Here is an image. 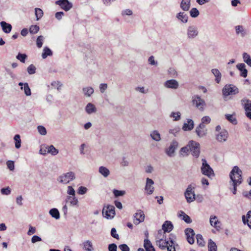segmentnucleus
Segmentation results:
<instances>
[{
	"mask_svg": "<svg viewBox=\"0 0 251 251\" xmlns=\"http://www.w3.org/2000/svg\"><path fill=\"white\" fill-rule=\"evenodd\" d=\"M178 147V142L176 140H173L170 144L169 148L165 150L166 153L170 157H173L175 155V150Z\"/></svg>",
	"mask_w": 251,
	"mask_h": 251,
	"instance_id": "9",
	"label": "nucleus"
},
{
	"mask_svg": "<svg viewBox=\"0 0 251 251\" xmlns=\"http://www.w3.org/2000/svg\"><path fill=\"white\" fill-rule=\"evenodd\" d=\"M207 130L206 126L203 124H200L199 126L196 127V132L199 137H203L207 134Z\"/></svg>",
	"mask_w": 251,
	"mask_h": 251,
	"instance_id": "13",
	"label": "nucleus"
},
{
	"mask_svg": "<svg viewBox=\"0 0 251 251\" xmlns=\"http://www.w3.org/2000/svg\"><path fill=\"white\" fill-rule=\"evenodd\" d=\"M176 18L184 23H186L188 21V16L184 12L178 13L176 15Z\"/></svg>",
	"mask_w": 251,
	"mask_h": 251,
	"instance_id": "32",
	"label": "nucleus"
},
{
	"mask_svg": "<svg viewBox=\"0 0 251 251\" xmlns=\"http://www.w3.org/2000/svg\"><path fill=\"white\" fill-rule=\"evenodd\" d=\"M173 228V225L170 221H166L162 226V229L166 232H170Z\"/></svg>",
	"mask_w": 251,
	"mask_h": 251,
	"instance_id": "21",
	"label": "nucleus"
},
{
	"mask_svg": "<svg viewBox=\"0 0 251 251\" xmlns=\"http://www.w3.org/2000/svg\"><path fill=\"white\" fill-rule=\"evenodd\" d=\"M14 140L15 142V148L17 149H19L21 147V140L20 138V135H19V134L15 135L14 137Z\"/></svg>",
	"mask_w": 251,
	"mask_h": 251,
	"instance_id": "41",
	"label": "nucleus"
},
{
	"mask_svg": "<svg viewBox=\"0 0 251 251\" xmlns=\"http://www.w3.org/2000/svg\"><path fill=\"white\" fill-rule=\"evenodd\" d=\"M44 37L42 35L38 36V37L37 38L36 44H37V46L39 48H40L42 47V46L43 45V41L44 40Z\"/></svg>",
	"mask_w": 251,
	"mask_h": 251,
	"instance_id": "52",
	"label": "nucleus"
},
{
	"mask_svg": "<svg viewBox=\"0 0 251 251\" xmlns=\"http://www.w3.org/2000/svg\"><path fill=\"white\" fill-rule=\"evenodd\" d=\"M194 127V122L193 120L191 119H188L187 122L184 123L182 127V129L184 131L191 130Z\"/></svg>",
	"mask_w": 251,
	"mask_h": 251,
	"instance_id": "26",
	"label": "nucleus"
},
{
	"mask_svg": "<svg viewBox=\"0 0 251 251\" xmlns=\"http://www.w3.org/2000/svg\"><path fill=\"white\" fill-rule=\"evenodd\" d=\"M117 245L114 243L109 244L108 246L109 251H117Z\"/></svg>",
	"mask_w": 251,
	"mask_h": 251,
	"instance_id": "64",
	"label": "nucleus"
},
{
	"mask_svg": "<svg viewBox=\"0 0 251 251\" xmlns=\"http://www.w3.org/2000/svg\"><path fill=\"white\" fill-rule=\"evenodd\" d=\"M228 132L225 130H222L218 135L216 136L217 140L220 142H225L228 137Z\"/></svg>",
	"mask_w": 251,
	"mask_h": 251,
	"instance_id": "18",
	"label": "nucleus"
},
{
	"mask_svg": "<svg viewBox=\"0 0 251 251\" xmlns=\"http://www.w3.org/2000/svg\"><path fill=\"white\" fill-rule=\"evenodd\" d=\"M26 57L27 55L25 54H22L21 53H19L16 56V58L19 60L22 63H25Z\"/></svg>",
	"mask_w": 251,
	"mask_h": 251,
	"instance_id": "51",
	"label": "nucleus"
},
{
	"mask_svg": "<svg viewBox=\"0 0 251 251\" xmlns=\"http://www.w3.org/2000/svg\"><path fill=\"white\" fill-rule=\"evenodd\" d=\"M145 219V215L143 211L138 210L134 215V224L136 225L143 222Z\"/></svg>",
	"mask_w": 251,
	"mask_h": 251,
	"instance_id": "10",
	"label": "nucleus"
},
{
	"mask_svg": "<svg viewBox=\"0 0 251 251\" xmlns=\"http://www.w3.org/2000/svg\"><path fill=\"white\" fill-rule=\"evenodd\" d=\"M154 184L153 181L149 178L146 179V184L145 186V190L148 195H151L154 191V187L153 185Z\"/></svg>",
	"mask_w": 251,
	"mask_h": 251,
	"instance_id": "15",
	"label": "nucleus"
},
{
	"mask_svg": "<svg viewBox=\"0 0 251 251\" xmlns=\"http://www.w3.org/2000/svg\"><path fill=\"white\" fill-rule=\"evenodd\" d=\"M238 93V88L231 85H226L223 89V95L225 96H227L230 95H234Z\"/></svg>",
	"mask_w": 251,
	"mask_h": 251,
	"instance_id": "8",
	"label": "nucleus"
},
{
	"mask_svg": "<svg viewBox=\"0 0 251 251\" xmlns=\"http://www.w3.org/2000/svg\"><path fill=\"white\" fill-rule=\"evenodd\" d=\"M211 121V119L209 116H204L201 119V124H208L210 123Z\"/></svg>",
	"mask_w": 251,
	"mask_h": 251,
	"instance_id": "59",
	"label": "nucleus"
},
{
	"mask_svg": "<svg viewBox=\"0 0 251 251\" xmlns=\"http://www.w3.org/2000/svg\"><path fill=\"white\" fill-rule=\"evenodd\" d=\"M144 247L146 251H155L151 243L148 239H145L144 240Z\"/></svg>",
	"mask_w": 251,
	"mask_h": 251,
	"instance_id": "22",
	"label": "nucleus"
},
{
	"mask_svg": "<svg viewBox=\"0 0 251 251\" xmlns=\"http://www.w3.org/2000/svg\"><path fill=\"white\" fill-rule=\"evenodd\" d=\"M181 113L179 112H172L171 114L170 117L174 118V121H178L180 119Z\"/></svg>",
	"mask_w": 251,
	"mask_h": 251,
	"instance_id": "53",
	"label": "nucleus"
},
{
	"mask_svg": "<svg viewBox=\"0 0 251 251\" xmlns=\"http://www.w3.org/2000/svg\"><path fill=\"white\" fill-rule=\"evenodd\" d=\"M212 74L215 76V81L217 83H219L221 80V74L220 71L217 69H213L211 70Z\"/></svg>",
	"mask_w": 251,
	"mask_h": 251,
	"instance_id": "34",
	"label": "nucleus"
},
{
	"mask_svg": "<svg viewBox=\"0 0 251 251\" xmlns=\"http://www.w3.org/2000/svg\"><path fill=\"white\" fill-rule=\"evenodd\" d=\"M196 237L198 244L201 247L204 246L205 242L203 240L202 235L201 234H197Z\"/></svg>",
	"mask_w": 251,
	"mask_h": 251,
	"instance_id": "47",
	"label": "nucleus"
},
{
	"mask_svg": "<svg viewBox=\"0 0 251 251\" xmlns=\"http://www.w3.org/2000/svg\"><path fill=\"white\" fill-rule=\"evenodd\" d=\"M236 32L237 34H241L242 36H244L246 34V31L244 30L242 25H237L235 27Z\"/></svg>",
	"mask_w": 251,
	"mask_h": 251,
	"instance_id": "40",
	"label": "nucleus"
},
{
	"mask_svg": "<svg viewBox=\"0 0 251 251\" xmlns=\"http://www.w3.org/2000/svg\"><path fill=\"white\" fill-rule=\"evenodd\" d=\"M190 16L192 17L196 18L199 15V10L196 8H193L190 11Z\"/></svg>",
	"mask_w": 251,
	"mask_h": 251,
	"instance_id": "50",
	"label": "nucleus"
},
{
	"mask_svg": "<svg viewBox=\"0 0 251 251\" xmlns=\"http://www.w3.org/2000/svg\"><path fill=\"white\" fill-rule=\"evenodd\" d=\"M202 166L201 168L202 174L208 177L212 178L215 176L213 169L205 159H202Z\"/></svg>",
	"mask_w": 251,
	"mask_h": 251,
	"instance_id": "2",
	"label": "nucleus"
},
{
	"mask_svg": "<svg viewBox=\"0 0 251 251\" xmlns=\"http://www.w3.org/2000/svg\"><path fill=\"white\" fill-rule=\"evenodd\" d=\"M194 187H192V185H188L186 192H185V197L187 201L189 203L193 201L196 199V196L194 191L193 190Z\"/></svg>",
	"mask_w": 251,
	"mask_h": 251,
	"instance_id": "6",
	"label": "nucleus"
},
{
	"mask_svg": "<svg viewBox=\"0 0 251 251\" xmlns=\"http://www.w3.org/2000/svg\"><path fill=\"white\" fill-rule=\"evenodd\" d=\"M75 178V173L73 172H68L60 176L58 180L63 184H67Z\"/></svg>",
	"mask_w": 251,
	"mask_h": 251,
	"instance_id": "5",
	"label": "nucleus"
},
{
	"mask_svg": "<svg viewBox=\"0 0 251 251\" xmlns=\"http://www.w3.org/2000/svg\"><path fill=\"white\" fill-rule=\"evenodd\" d=\"M85 111L88 114H91L96 112L97 108L93 103H88L85 107Z\"/></svg>",
	"mask_w": 251,
	"mask_h": 251,
	"instance_id": "23",
	"label": "nucleus"
},
{
	"mask_svg": "<svg viewBox=\"0 0 251 251\" xmlns=\"http://www.w3.org/2000/svg\"><path fill=\"white\" fill-rule=\"evenodd\" d=\"M47 152L50 153L52 155H56L58 153V151L53 145H50L46 147Z\"/></svg>",
	"mask_w": 251,
	"mask_h": 251,
	"instance_id": "36",
	"label": "nucleus"
},
{
	"mask_svg": "<svg viewBox=\"0 0 251 251\" xmlns=\"http://www.w3.org/2000/svg\"><path fill=\"white\" fill-rule=\"evenodd\" d=\"M199 31L195 25L189 26L187 29V35L188 38L194 39L198 35Z\"/></svg>",
	"mask_w": 251,
	"mask_h": 251,
	"instance_id": "12",
	"label": "nucleus"
},
{
	"mask_svg": "<svg viewBox=\"0 0 251 251\" xmlns=\"http://www.w3.org/2000/svg\"><path fill=\"white\" fill-rule=\"evenodd\" d=\"M52 55L51 50L48 47H45L44 49L43 52L42 53V56L43 58H46L48 55L50 56Z\"/></svg>",
	"mask_w": 251,
	"mask_h": 251,
	"instance_id": "42",
	"label": "nucleus"
},
{
	"mask_svg": "<svg viewBox=\"0 0 251 251\" xmlns=\"http://www.w3.org/2000/svg\"><path fill=\"white\" fill-rule=\"evenodd\" d=\"M11 190L9 187L3 188L1 189V193L3 195H8L10 194Z\"/></svg>",
	"mask_w": 251,
	"mask_h": 251,
	"instance_id": "61",
	"label": "nucleus"
},
{
	"mask_svg": "<svg viewBox=\"0 0 251 251\" xmlns=\"http://www.w3.org/2000/svg\"><path fill=\"white\" fill-rule=\"evenodd\" d=\"M114 196L116 197H118L119 196H123L126 194V192L125 191L118 190L114 189L113 191Z\"/></svg>",
	"mask_w": 251,
	"mask_h": 251,
	"instance_id": "54",
	"label": "nucleus"
},
{
	"mask_svg": "<svg viewBox=\"0 0 251 251\" xmlns=\"http://www.w3.org/2000/svg\"><path fill=\"white\" fill-rule=\"evenodd\" d=\"M50 214L51 216L56 219H58L60 218V214L59 211L56 208H52L50 210Z\"/></svg>",
	"mask_w": 251,
	"mask_h": 251,
	"instance_id": "38",
	"label": "nucleus"
},
{
	"mask_svg": "<svg viewBox=\"0 0 251 251\" xmlns=\"http://www.w3.org/2000/svg\"><path fill=\"white\" fill-rule=\"evenodd\" d=\"M185 233L186 236L187 240L188 243L190 244H193L195 241V233L193 229L191 228H187L185 229Z\"/></svg>",
	"mask_w": 251,
	"mask_h": 251,
	"instance_id": "14",
	"label": "nucleus"
},
{
	"mask_svg": "<svg viewBox=\"0 0 251 251\" xmlns=\"http://www.w3.org/2000/svg\"><path fill=\"white\" fill-rule=\"evenodd\" d=\"M225 116L226 119L232 124L236 125L237 124V119L233 115L226 114Z\"/></svg>",
	"mask_w": 251,
	"mask_h": 251,
	"instance_id": "39",
	"label": "nucleus"
},
{
	"mask_svg": "<svg viewBox=\"0 0 251 251\" xmlns=\"http://www.w3.org/2000/svg\"><path fill=\"white\" fill-rule=\"evenodd\" d=\"M180 217H182V219L187 223H191L192 220L190 217L186 214L184 212H181V214L180 215Z\"/></svg>",
	"mask_w": 251,
	"mask_h": 251,
	"instance_id": "46",
	"label": "nucleus"
},
{
	"mask_svg": "<svg viewBox=\"0 0 251 251\" xmlns=\"http://www.w3.org/2000/svg\"><path fill=\"white\" fill-rule=\"evenodd\" d=\"M192 102L193 104L200 110L203 111V107L205 105L204 100L202 99L199 95H195L192 97Z\"/></svg>",
	"mask_w": 251,
	"mask_h": 251,
	"instance_id": "7",
	"label": "nucleus"
},
{
	"mask_svg": "<svg viewBox=\"0 0 251 251\" xmlns=\"http://www.w3.org/2000/svg\"><path fill=\"white\" fill-rule=\"evenodd\" d=\"M66 202L70 203L71 205H77L78 202L77 199L75 196H68L66 198Z\"/></svg>",
	"mask_w": 251,
	"mask_h": 251,
	"instance_id": "25",
	"label": "nucleus"
},
{
	"mask_svg": "<svg viewBox=\"0 0 251 251\" xmlns=\"http://www.w3.org/2000/svg\"><path fill=\"white\" fill-rule=\"evenodd\" d=\"M27 70L29 74L32 75L35 73L36 67L33 64H31L28 67Z\"/></svg>",
	"mask_w": 251,
	"mask_h": 251,
	"instance_id": "55",
	"label": "nucleus"
},
{
	"mask_svg": "<svg viewBox=\"0 0 251 251\" xmlns=\"http://www.w3.org/2000/svg\"><path fill=\"white\" fill-rule=\"evenodd\" d=\"M83 249L86 251H93L94 250L92 243L90 240H86L83 243Z\"/></svg>",
	"mask_w": 251,
	"mask_h": 251,
	"instance_id": "24",
	"label": "nucleus"
},
{
	"mask_svg": "<svg viewBox=\"0 0 251 251\" xmlns=\"http://www.w3.org/2000/svg\"><path fill=\"white\" fill-rule=\"evenodd\" d=\"M38 130L40 134L45 135L47 134V130L46 128L42 126H39L37 127Z\"/></svg>",
	"mask_w": 251,
	"mask_h": 251,
	"instance_id": "57",
	"label": "nucleus"
},
{
	"mask_svg": "<svg viewBox=\"0 0 251 251\" xmlns=\"http://www.w3.org/2000/svg\"><path fill=\"white\" fill-rule=\"evenodd\" d=\"M166 232L161 230H159L158 231V233L156 236V240H162V239H166Z\"/></svg>",
	"mask_w": 251,
	"mask_h": 251,
	"instance_id": "37",
	"label": "nucleus"
},
{
	"mask_svg": "<svg viewBox=\"0 0 251 251\" xmlns=\"http://www.w3.org/2000/svg\"><path fill=\"white\" fill-rule=\"evenodd\" d=\"M190 0H182L180 3V7L184 11H188L190 7Z\"/></svg>",
	"mask_w": 251,
	"mask_h": 251,
	"instance_id": "27",
	"label": "nucleus"
},
{
	"mask_svg": "<svg viewBox=\"0 0 251 251\" xmlns=\"http://www.w3.org/2000/svg\"><path fill=\"white\" fill-rule=\"evenodd\" d=\"M242 104L244 106L246 112H251V100L244 98L241 100Z\"/></svg>",
	"mask_w": 251,
	"mask_h": 251,
	"instance_id": "19",
	"label": "nucleus"
},
{
	"mask_svg": "<svg viewBox=\"0 0 251 251\" xmlns=\"http://www.w3.org/2000/svg\"><path fill=\"white\" fill-rule=\"evenodd\" d=\"M39 30V26L37 25H32L29 28V32L31 34H35Z\"/></svg>",
	"mask_w": 251,
	"mask_h": 251,
	"instance_id": "49",
	"label": "nucleus"
},
{
	"mask_svg": "<svg viewBox=\"0 0 251 251\" xmlns=\"http://www.w3.org/2000/svg\"><path fill=\"white\" fill-rule=\"evenodd\" d=\"M99 172L104 177H107L110 174L109 170L106 167L100 166L99 169Z\"/></svg>",
	"mask_w": 251,
	"mask_h": 251,
	"instance_id": "33",
	"label": "nucleus"
},
{
	"mask_svg": "<svg viewBox=\"0 0 251 251\" xmlns=\"http://www.w3.org/2000/svg\"><path fill=\"white\" fill-rule=\"evenodd\" d=\"M23 89L24 90L25 94L26 96H30L31 93V90L30 89L29 87L28 84L27 83H24V86L23 88Z\"/></svg>",
	"mask_w": 251,
	"mask_h": 251,
	"instance_id": "48",
	"label": "nucleus"
},
{
	"mask_svg": "<svg viewBox=\"0 0 251 251\" xmlns=\"http://www.w3.org/2000/svg\"><path fill=\"white\" fill-rule=\"evenodd\" d=\"M242 172L238 166H234L230 173V178L232 182L233 190L232 193L233 194H236L237 186L242 182Z\"/></svg>",
	"mask_w": 251,
	"mask_h": 251,
	"instance_id": "1",
	"label": "nucleus"
},
{
	"mask_svg": "<svg viewBox=\"0 0 251 251\" xmlns=\"http://www.w3.org/2000/svg\"><path fill=\"white\" fill-rule=\"evenodd\" d=\"M87 191V188L83 186H80L78 188V193L80 195H83L86 193Z\"/></svg>",
	"mask_w": 251,
	"mask_h": 251,
	"instance_id": "60",
	"label": "nucleus"
},
{
	"mask_svg": "<svg viewBox=\"0 0 251 251\" xmlns=\"http://www.w3.org/2000/svg\"><path fill=\"white\" fill-rule=\"evenodd\" d=\"M55 3L66 11H69L73 6L72 3L68 0H59L56 1Z\"/></svg>",
	"mask_w": 251,
	"mask_h": 251,
	"instance_id": "11",
	"label": "nucleus"
},
{
	"mask_svg": "<svg viewBox=\"0 0 251 251\" xmlns=\"http://www.w3.org/2000/svg\"><path fill=\"white\" fill-rule=\"evenodd\" d=\"M209 251H217V246L216 244L210 239L208 243Z\"/></svg>",
	"mask_w": 251,
	"mask_h": 251,
	"instance_id": "43",
	"label": "nucleus"
},
{
	"mask_svg": "<svg viewBox=\"0 0 251 251\" xmlns=\"http://www.w3.org/2000/svg\"><path fill=\"white\" fill-rule=\"evenodd\" d=\"M35 14L37 20H39L42 17L43 15V12L41 9L36 8L35 9Z\"/></svg>",
	"mask_w": 251,
	"mask_h": 251,
	"instance_id": "45",
	"label": "nucleus"
},
{
	"mask_svg": "<svg viewBox=\"0 0 251 251\" xmlns=\"http://www.w3.org/2000/svg\"><path fill=\"white\" fill-rule=\"evenodd\" d=\"M102 215L107 219L113 218L115 215L114 206L111 205L104 206L102 209Z\"/></svg>",
	"mask_w": 251,
	"mask_h": 251,
	"instance_id": "4",
	"label": "nucleus"
},
{
	"mask_svg": "<svg viewBox=\"0 0 251 251\" xmlns=\"http://www.w3.org/2000/svg\"><path fill=\"white\" fill-rule=\"evenodd\" d=\"M119 248L122 251H129V248L126 244L120 245Z\"/></svg>",
	"mask_w": 251,
	"mask_h": 251,
	"instance_id": "63",
	"label": "nucleus"
},
{
	"mask_svg": "<svg viewBox=\"0 0 251 251\" xmlns=\"http://www.w3.org/2000/svg\"><path fill=\"white\" fill-rule=\"evenodd\" d=\"M164 86L168 88L176 89L179 86V84L176 80L170 79L165 82Z\"/></svg>",
	"mask_w": 251,
	"mask_h": 251,
	"instance_id": "16",
	"label": "nucleus"
},
{
	"mask_svg": "<svg viewBox=\"0 0 251 251\" xmlns=\"http://www.w3.org/2000/svg\"><path fill=\"white\" fill-rule=\"evenodd\" d=\"M171 244H169L167 247V249L168 251H176L175 248L174 247V243L172 240L171 241Z\"/></svg>",
	"mask_w": 251,
	"mask_h": 251,
	"instance_id": "62",
	"label": "nucleus"
},
{
	"mask_svg": "<svg viewBox=\"0 0 251 251\" xmlns=\"http://www.w3.org/2000/svg\"><path fill=\"white\" fill-rule=\"evenodd\" d=\"M210 224L211 226L214 227L217 230H219L221 227V223L218 221L216 216H211L210 218Z\"/></svg>",
	"mask_w": 251,
	"mask_h": 251,
	"instance_id": "17",
	"label": "nucleus"
},
{
	"mask_svg": "<svg viewBox=\"0 0 251 251\" xmlns=\"http://www.w3.org/2000/svg\"><path fill=\"white\" fill-rule=\"evenodd\" d=\"M190 151L192 152V155L198 157L200 152V145L196 141L191 140L189 142Z\"/></svg>",
	"mask_w": 251,
	"mask_h": 251,
	"instance_id": "3",
	"label": "nucleus"
},
{
	"mask_svg": "<svg viewBox=\"0 0 251 251\" xmlns=\"http://www.w3.org/2000/svg\"><path fill=\"white\" fill-rule=\"evenodd\" d=\"M0 25L2 27L3 31L6 33H9L12 29V26L11 25L6 23V22L2 21L0 22Z\"/></svg>",
	"mask_w": 251,
	"mask_h": 251,
	"instance_id": "29",
	"label": "nucleus"
},
{
	"mask_svg": "<svg viewBox=\"0 0 251 251\" xmlns=\"http://www.w3.org/2000/svg\"><path fill=\"white\" fill-rule=\"evenodd\" d=\"M168 73L171 77H175L177 76V72L176 70L173 68H170L168 70Z\"/></svg>",
	"mask_w": 251,
	"mask_h": 251,
	"instance_id": "56",
	"label": "nucleus"
},
{
	"mask_svg": "<svg viewBox=\"0 0 251 251\" xmlns=\"http://www.w3.org/2000/svg\"><path fill=\"white\" fill-rule=\"evenodd\" d=\"M243 58L244 59V61L250 67H251V58L250 56L246 52H244L243 54Z\"/></svg>",
	"mask_w": 251,
	"mask_h": 251,
	"instance_id": "44",
	"label": "nucleus"
},
{
	"mask_svg": "<svg viewBox=\"0 0 251 251\" xmlns=\"http://www.w3.org/2000/svg\"><path fill=\"white\" fill-rule=\"evenodd\" d=\"M82 92L85 96L89 97L94 93V91L91 87H86L82 89Z\"/></svg>",
	"mask_w": 251,
	"mask_h": 251,
	"instance_id": "31",
	"label": "nucleus"
},
{
	"mask_svg": "<svg viewBox=\"0 0 251 251\" xmlns=\"http://www.w3.org/2000/svg\"><path fill=\"white\" fill-rule=\"evenodd\" d=\"M156 245L158 246L160 249L162 250L165 249L168 245L170 244L168 241L166 239H162V240H156Z\"/></svg>",
	"mask_w": 251,
	"mask_h": 251,
	"instance_id": "28",
	"label": "nucleus"
},
{
	"mask_svg": "<svg viewBox=\"0 0 251 251\" xmlns=\"http://www.w3.org/2000/svg\"><path fill=\"white\" fill-rule=\"evenodd\" d=\"M150 135L151 138L156 141H159L161 140L160 134L157 130H153L152 131Z\"/></svg>",
	"mask_w": 251,
	"mask_h": 251,
	"instance_id": "35",
	"label": "nucleus"
},
{
	"mask_svg": "<svg viewBox=\"0 0 251 251\" xmlns=\"http://www.w3.org/2000/svg\"><path fill=\"white\" fill-rule=\"evenodd\" d=\"M237 69L241 72V75L244 77H246L247 76L248 71L246 69V65L244 63L238 64L236 66Z\"/></svg>",
	"mask_w": 251,
	"mask_h": 251,
	"instance_id": "20",
	"label": "nucleus"
},
{
	"mask_svg": "<svg viewBox=\"0 0 251 251\" xmlns=\"http://www.w3.org/2000/svg\"><path fill=\"white\" fill-rule=\"evenodd\" d=\"M242 220L245 224L247 223L249 227L251 228V211L248 212L246 220L244 215L242 216Z\"/></svg>",
	"mask_w": 251,
	"mask_h": 251,
	"instance_id": "30",
	"label": "nucleus"
},
{
	"mask_svg": "<svg viewBox=\"0 0 251 251\" xmlns=\"http://www.w3.org/2000/svg\"><path fill=\"white\" fill-rule=\"evenodd\" d=\"M6 165H7V166L8 168L10 171H13L14 170L15 166H14V161H11V160H9L8 161H7Z\"/></svg>",
	"mask_w": 251,
	"mask_h": 251,
	"instance_id": "58",
	"label": "nucleus"
}]
</instances>
